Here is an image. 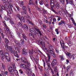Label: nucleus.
I'll list each match as a JSON object with an SVG mask.
<instances>
[{"mask_svg":"<svg viewBox=\"0 0 76 76\" xmlns=\"http://www.w3.org/2000/svg\"><path fill=\"white\" fill-rule=\"evenodd\" d=\"M0 32L1 34V35L3 38H4V34H3V31H2V29L0 28Z\"/></svg>","mask_w":76,"mask_h":76,"instance_id":"obj_16","label":"nucleus"},{"mask_svg":"<svg viewBox=\"0 0 76 76\" xmlns=\"http://www.w3.org/2000/svg\"><path fill=\"white\" fill-rule=\"evenodd\" d=\"M2 1L5 3V4H6V3H7V1H6V0H2Z\"/></svg>","mask_w":76,"mask_h":76,"instance_id":"obj_52","label":"nucleus"},{"mask_svg":"<svg viewBox=\"0 0 76 76\" xmlns=\"http://www.w3.org/2000/svg\"><path fill=\"white\" fill-rule=\"evenodd\" d=\"M16 8H17L18 11V12H19V11H20V9H19V7L18 6H16Z\"/></svg>","mask_w":76,"mask_h":76,"instance_id":"obj_49","label":"nucleus"},{"mask_svg":"<svg viewBox=\"0 0 76 76\" xmlns=\"http://www.w3.org/2000/svg\"><path fill=\"white\" fill-rule=\"evenodd\" d=\"M24 63H25L26 64H27V65H28V66H30V65H31V64H30V63H29V62L28 61H26L24 62Z\"/></svg>","mask_w":76,"mask_h":76,"instance_id":"obj_22","label":"nucleus"},{"mask_svg":"<svg viewBox=\"0 0 76 76\" xmlns=\"http://www.w3.org/2000/svg\"><path fill=\"white\" fill-rule=\"evenodd\" d=\"M30 75H31V76H35L34 73H33L32 74L31 73V72Z\"/></svg>","mask_w":76,"mask_h":76,"instance_id":"obj_58","label":"nucleus"},{"mask_svg":"<svg viewBox=\"0 0 76 76\" xmlns=\"http://www.w3.org/2000/svg\"><path fill=\"white\" fill-rule=\"evenodd\" d=\"M3 23H4V25H5L6 27H8L7 26V25H6V21H4Z\"/></svg>","mask_w":76,"mask_h":76,"instance_id":"obj_54","label":"nucleus"},{"mask_svg":"<svg viewBox=\"0 0 76 76\" xmlns=\"http://www.w3.org/2000/svg\"><path fill=\"white\" fill-rule=\"evenodd\" d=\"M28 22H29V23H30V24H31L32 26H34V23L31 21L30 20H28Z\"/></svg>","mask_w":76,"mask_h":76,"instance_id":"obj_34","label":"nucleus"},{"mask_svg":"<svg viewBox=\"0 0 76 76\" xmlns=\"http://www.w3.org/2000/svg\"><path fill=\"white\" fill-rule=\"evenodd\" d=\"M66 54L67 56H68L69 57H70V53H66Z\"/></svg>","mask_w":76,"mask_h":76,"instance_id":"obj_56","label":"nucleus"},{"mask_svg":"<svg viewBox=\"0 0 76 76\" xmlns=\"http://www.w3.org/2000/svg\"><path fill=\"white\" fill-rule=\"evenodd\" d=\"M43 27L44 28H45V29H46L47 28V26H46L45 25H43Z\"/></svg>","mask_w":76,"mask_h":76,"instance_id":"obj_62","label":"nucleus"},{"mask_svg":"<svg viewBox=\"0 0 76 76\" xmlns=\"http://www.w3.org/2000/svg\"><path fill=\"white\" fill-rule=\"evenodd\" d=\"M9 50L10 51L12 50H13L14 48L12 47L11 46H9Z\"/></svg>","mask_w":76,"mask_h":76,"instance_id":"obj_38","label":"nucleus"},{"mask_svg":"<svg viewBox=\"0 0 76 76\" xmlns=\"http://www.w3.org/2000/svg\"><path fill=\"white\" fill-rule=\"evenodd\" d=\"M48 60H47V59H45V61L47 64L48 68L49 69V70H51V69L52 68H51V66H50V64L49 63L50 61V58H51V57H50V56H48Z\"/></svg>","mask_w":76,"mask_h":76,"instance_id":"obj_4","label":"nucleus"},{"mask_svg":"<svg viewBox=\"0 0 76 76\" xmlns=\"http://www.w3.org/2000/svg\"><path fill=\"white\" fill-rule=\"evenodd\" d=\"M21 35L23 36V38L24 39H25L26 41H27V37L26 36V35L24 34H21Z\"/></svg>","mask_w":76,"mask_h":76,"instance_id":"obj_17","label":"nucleus"},{"mask_svg":"<svg viewBox=\"0 0 76 76\" xmlns=\"http://www.w3.org/2000/svg\"><path fill=\"white\" fill-rule=\"evenodd\" d=\"M60 2L62 4H64V0H60Z\"/></svg>","mask_w":76,"mask_h":76,"instance_id":"obj_44","label":"nucleus"},{"mask_svg":"<svg viewBox=\"0 0 76 76\" xmlns=\"http://www.w3.org/2000/svg\"><path fill=\"white\" fill-rule=\"evenodd\" d=\"M22 54H24V55H27L28 54V52L26 51V50L25 48H23L22 50Z\"/></svg>","mask_w":76,"mask_h":76,"instance_id":"obj_8","label":"nucleus"},{"mask_svg":"<svg viewBox=\"0 0 76 76\" xmlns=\"http://www.w3.org/2000/svg\"><path fill=\"white\" fill-rule=\"evenodd\" d=\"M13 54L15 56L17 57V58H19V55L18 54V52H17V51H15L13 53Z\"/></svg>","mask_w":76,"mask_h":76,"instance_id":"obj_10","label":"nucleus"},{"mask_svg":"<svg viewBox=\"0 0 76 76\" xmlns=\"http://www.w3.org/2000/svg\"><path fill=\"white\" fill-rule=\"evenodd\" d=\"M15 48V50H16V51H18L19 52V53H20V50H19V49H18V48L17 47Z\"/></svg>","mask_w":76,"mask_h":76,"instance_id":"obj_40","label":"nucleus"},{"mask_svg":"<svg viewBox=\"0 0 76 76\" xmlns=\"http://www.w3.org/2000/svg\"><path fill=\"white\" fill-rule=\"evenodd\" d=\"M12 7H13V6L12 4L10 5L9 6L7 4H5L4 6L2 7V9H1V12L2 13L3 12V10H4L6 11L8 13L12 15V13L10 12V10H12Z\"/></svg>","mask_w":76,"mask_h":76,"instance_id":"obj_2","label":"nucleus"},{"mask_svg":"<svg viewBox=\"0 0 76 76\" xmlns=\"http://www.w3.org/2000/svg\"><path fill=\"white\" fill-rule=\"evenodd\" d=\"M22 28H24L25 30H26V31L28 30V26L26 24H24L23 26H22Z\"/></svg>","mask_w":76,"mask_h":76,"instance_id":"obj_11","label":"nucleus"},{"mask_svg":"<svg viewBox=\"0 0 76 76\" xmlns=\"http://www.w3.org/2000/svg\"><path fill=\"white\" fill-rule=\"evenodd\" d=\"M32 35L34 36V37H37V34L35 33L33 34Z\"/></svg>","mask_w":76,"mask_h":76,"instance_id":"obj_64","label":"nucleus"},{"mask_svg":"<svg viewBox=\"0 0 76 76\" xmlns=\"http://www.w3.org/2000/svg\"><path fill=\"white\" fill-rule=\"evenodd\" d=\"M60 43L61 44L62 48L63 49H64V47L66 45L64 44H64L63 43V44H61V41H60Z\"/></svg>","mask_w":76,"mask_h":76,"instance_id":"obj_23","label":"nucleus"},{"mask_svg":"<svg viewBox=\"0 0 76 76\" xmlns=\"http://www.w3.org/2000/svg\"><path fill=\"white\" fill-rule=\"evenodd\" d=\"M39 3L40 5H43L44 2H43L42 1H40Z\"/></svg>","mask_w":76,"mask_h":76,"instance_id":"obj_41","label":"nucleus"},{"mask_svg":"<svg viewBox=\"0 0 76 76\" xmlns=\"http://www.w3.org/2000/svg\"><path fill=\"white\" fill-rule=\"evenodd\" d=\"M34 50H29V54L30 55V57L32 60L35 61L36 63H38V61L39 60V57L38 56H36V58H35L33 56V53H34Z\"/></svg>","mask_w":76,"mask_h":76,"instance_id":"obj_3","label":"nucleus"},{"mask_svg":"<svg viewBox=\"0 0 76 76\" xmlns=\"http://www.w3.org/2000/svg\"><path fill=\"white\" fill-rule=\"evenodd\" d=\"M21 67H22L23 68H25L27 66H26V65L23 64H21Z\"/></svg>","mask_w":76,"mask_h":76,"instance_id":"obj_24","label":"nucleus"},{"mask_svg":"<svg viewBox=\"0 0 76 76\" xmlns=\"http://www.w3.org/2000/svg\"><path fill=\"white\" fill-rule=\"evenodd\" d=\"M55 5L56 4L57 6H56V7L57 9H59V6H60V4L59 3L57 2V1H56L55 2Z\"/></svg>","mask_w":76,"mask_h":76,"instance_id":"obj_12","label":"nucleus"},{"mask_svg":"<svg viewBox=\"0 0 76 76\" xmlns=\"http://www.w3.org/2000/svg\"><path fill=\"white\" fill-rule=\"evenodd\" d=\"M8 70H9L10 73H12V72H13V71H12V69H8Z\"/></svg>","mask_w":76,"mask_h":76,"instance_id":"obj_51","label":"nucleus"},{"mask_svg":"<svg viewBox=\"0 0 76 76\" xmlns=\"http://www.w3.org/2000/svg\"><path fill=\"white\" fill-rule=\"evenodd\" d=\"M2 72L3 73V76H6V75H7L8 73V72L7 71H6L4 72V71H2Z\"/></svg>","mask_w":76,"mask_h":76,"instance_id":"obj_18","label":"nucleus"},{"mask_svg":"<svg viewBox=\"0 0 76 76\" xmlns=\"http://www.w3.org/2000/svg\"><path fill=\"white\" fill-rule=\"evenodd\" d=\"M64 12L66 16L67 17H68V16H69V13H68V12H67L66 11H64Z\"/></svg>","mask_w":76,"mask_h":76,"instance_id":"obj_35","label":"nucleus"},{"mask_svg":"<svg viewBox=\"0 0 76 76\" xmlns=\"http://www.w3.org/2000/svg\"><path fill=\"white\" fill-rule=\"evenodd\" d=\"M69 74H70V75H73V72L72 70H70Z\"/></svg>","mask_w":76,"mask_h":76,"instance_id":"obj_37","label":"nucleus"},{"mask_svg":"<svg viewBox=\"0 0 76 76\" xmlns=\"http://www.w3.org/2000/svg\"><path fill=\"white\" fill-rule=\"evenodd\" d=\"M25 11H24L23 12V13H24V14H25V15H26V14L27 13V12H26V10Z\"/></svg>","mask_w":76,"mask_h":76,"instance_id":"obj_61","label":"nucleus"},{"mask_svg":"<svg viewBox=\"0 0 76 76\" xmlns=\"http://www.w3.org/2000/svg\"><path fill=\"white\" fill-rule=\"evenodd\" d=\"M53 22H56V18H54L53 19Z\"/></svg>","mask_w":76,"mask_h":76,"instance_id":"obj_63","label":"nucleus"},{"mask_svg":"<svg viewBox=\"0 0 76 76\" xmlns=\"http://www.w3.org/2000/svg\"><path fill=\"white\" fill-rule=\"evenodd\" d=\"M30 32H31V33H34V34H36L37 32L34 30V29L33 28H31L30 30Z\"/></svg>","mask_w":76,"mask_h":76,"instance_id":"obj_15","label":"nucleus"},{"mask_svg":"<svg viewBox=\"0 0 76 76\" xmlns=\"http://www.w3.org/2000/svg\"><path fill=\"white\" fill-rule=\"evenodd\" d=\"M39 69L40 70L41 72H42V67H40L39 68Z\"/></svg>","mask_w":76,"mask_h":76,"instance_id":"obj_60","label":"nucleus"},{"mask_svg":"<svg viewBox=\"0 0 76 76\" xmlns=\"http://www.w3.org/2000/svg\"><path fill=\"white\" fill-rule=\"evenodd\" d=\"M17 18H18V19H19L21 17H20V14L19 13V14H17Z\"/></svg>","mask_w":76,"mask_h":76,"instance_id":"obj_36","label":"nucleus"},{"mask_svg":"<svg viewBox=\"0 0 76 76\" xmlns=\"http://www.w3.org/2000/svg\"><path fill=\"white\" fill-rule=\"evenodd\" d=\"M20 42H21V44H22V45H23L24 44V40H23V39H21L20 40Z\"/></svg>","mask_w":76,"mask_h":76,"instance_id":"obj_31","label":"nucleus"},{"mask_svg":"<svg viewBox=\"0 0 76 76\" xmlns=\"http://www.w3.org/2000/svg\"><path fill=\"white\" fill-rule=\"evenodd\" d=\"M54 2H50V4H51V9L50 10H52V9H53V7H54V8H56V5H55L54 4Z\"/></svg>","mask_w":76,"mask_h":76,"instance_id":"obj_9","label":"nucleus"},{"mask_svg":"<svg viewBox=\"0 0 76 76\" xmlns=\"http://www.w3.org/2000/svg\"><path fill=\"white\" fill-rule=\"evenodd\" d=\"M38 44L41 45L43 48H44L45 47V42L42 39H40L38 41Z\"/></svg>","mask_w":76,"mask_h":76,"instance_id":"obj_5","label":"nucleus"},{"mask_svg":"<svg viewBox=\"0 0 76 76\" xmlns=\"http://www.w3.org/2000/svg\"><path fill=\"white\" fill-rule=\"evenodd\" d=\"M57 63V61L56 59L53 60L52 62L51 63V66L52 67H54L56 65Z\"/></svg>","mask_w":76,"mask_h":76,"instance_id":"obj_6","label":"nucleus"},{"mask_svg":"<svg viewBox=\"0 0 76 76\" xmlns=\"http://www.w3.org/2000/svg\"><path fill=\"white\" fill-rule=\"evenodd\" d=\"M22 9L23 10H24V11H26V9H26V7H25V6H23Z\"/></svg>","mask_w":76,"mask_h":76,"instance_id":"obj_50","label":"nucleus"},{"mask_svg":"<svg viewBox=\"0 0 76 76\" xmlns=\"http://www.w3.org/2000/svg\"><path fill=\"white\" fill-rule=\"evenodd\" d=\"M54 72H57V67H54Z\"/></svg>","mask_w":76,"mask_h":76,"instance_id":"obj_47","label":"nucleus"},{"mask_svg":"<svg viewBox=\"0 0 76 76\" xmlns=\"http://www.w3.org/2000/svg\"><path fill=\"white\" fill-rule=\"evenodd\" d=\"M19 72L20 73H21V74H23V70H22V69H20L19 70Z\"/></svg>","mask_w":76,"mask_h":76,"instance_id":"obj_42","label":"nucleus"},{"mask_svg":"<svg viewBox=\"0 0 76 76\" xmlns=\"http://www.w3.org/2000/svg\"><path fill=\"white\" fill-rule=\"evenodd\" d=\"M21 60H22L24 63V61H26V58H25V57H23L21 58Z\"/></svg>","mask_w":76,"mask_h":76,"instance_id":"obj_27","label":"nucleus"},{"mask_svg":"<svg viewBox=\"0 0 76 76\" xmlns=\"http://www.w3.org/2000/svg\"><path fill=\"white\" fill-rule=\"evenodd\" d=\"M29 37L30 38H31L32 39H34V36L32 34H30L29 35Z\"/></svg>","mask_w":76,"mask_h":76,"instance_id":"obj_21","label":"nucleus"},{"mask_svg":"<svg viewBox=\"0 0 76 76\" xmlns=\"http://www.w3.org/2000/svg\"><path fill=\"white\" fill-rule=\"evenodd\" d=\"M50 70H51V71L52 72L53 74H54V71H53V69H52V68L50 69Z\"/></svg>","mask_w":76,"mask_h":76,"instance_id":"obj_55","label":"nucleus"},{"mask_svg":"<svg viewBox=\"0 0 76 76\" xmlns=\"http://www.w3.org/2000/svg\"><path fill=\"white\" fill-rule=\"evenodd\" d=\"M9 45H7V44L5 45V47L6 48H9Z\"/></svg>","mask_w":76,"mask_h":76,"instance_id":"obj_48","label":"nucleus"},{"mask_svg":"<svg viewBox=\"0 0 76 76\" xmlns=\"http://www.w3.org/2000/svg\"><path fill=\"white\" fill-rule=\"evenodd\" d=\"M15 50H14V49H13L12 50H10V53H12V54H13V53L15 52Z\"/></svg>","mask_w":76,"mask_h":76,"instance_id":"obj_39","label":"nucleus"},{"mask_svg":"<svg viewBox=\"0 0 76 76\" xmlns=\"http://www.w3.org/2000/svg\"><path fill=\"white\" fill-rule=\"evenodd\" d=\"M29 66H27L26 67V69H27V70H28V71L29 72H31V68L29 67Z\"/></svg>","mask_w":76,"mask_h":76,"instance_id":"obj_30","label":"nucleus"},{"mask_svg":"<svg viewBox=\"0 0 76 76\" xmlns=\"http://www.w3.org/2000/svg\"><path fill=\"white\" fill-rule=\"evenodd\" d=\"M2 67H3V68L4 69L5 68V66L4 65V64H2Z\"/></svg>","mask_w":76,"mask_h":76,"instance_id":"obj_57","label":"nucleus"},{"mask_svg":"<svg viewBox=\"0 0 76 76\" xmlns=\"http://www.w3.org/2000/svg\"><path fill=\"white\" fill-rule=\"evenodd\" d=\"M20 21L21 22H22L23 21V23L25 22V19L24 18V17L23 16H22L20 17V18L19 19Z\"/></svg>","mask_w":76,"mask_h":76,"instance_id":"obj_13","label":"nucleus"},{"mask_svg":"<svg viewBox=\"0 0 76 76\" xmlns=\"http://www.w3.org/2000/svg\"><path fill=\"white\" fill-rule=\"evenodd\" d=\"M5 42L6 43V44H7V45H10V42H9V41L8 40V39L5 38Z\"/></svg>","mask_w":76,"mask_h":76,"instance_id":"obj_14","label":"nucleus"},{"mask_svg":"<svg viewBox=\"0 0 76 76\" xmlns=\"http://www.w3.org/2000/svg\"><path fill=\"white\" fill-rule=\"evenodd\" d=\"M36 8L37 10H39V11H41V12L42 11V10H41V9L39 8V7L38 6H36Z\"/></svg>","mask_w":76,"mask_h":76,"instance_id":"obj_28","label":"nucleus"},{"mask_svg":"<svg viewBox=\"0 0 76 76\" xmlns=\"http://www.w3.org/2000/svg\"><path fill=\"white\" fill-rule=\"evenodd\" d=\"M4 19L5 20H9L10 19V18L8 17H7V16H5L4 18Z\"/></svg>","mask_w":76,"mask_h":76,"instance_id":"obj_32","label":"nucleus"},{"mask_svg":"<svg viewBox=\"0 0 76 76\" xmlns=\"http://www.w3.org/2000/svg\"><path fill=\"white\" fill-rule=\"evenodd\" d=\"M12 66H13V67L14 69H16V66H15V64H13L12 65Z\"/></svg>","mask_w":76,"mask_h":76,"instance_id":"obj_59","label":"nucleus"},{"mask_svg":"<svg viewBox=\"0 0 76 76\" xmlns=\"http://www.w3.org/2000/svg\"><path fill=\"white\" fill-rule=\"evenodd\" d=\"M17 25H18V26H20L21 27H22V26H23L22 24L20 22H18Z\"/></svg>","mask_w":76,"mask_h":76,"instance_id":"obj_33","label":"nucleus"},{"mask_svg":"<svg viewBox=\"0 0 76 76\" xmlns=\"http://www.w3.org/2000/svg\"><path fill=\"white\" fill-rule=\"evenodd\" d=\"M16 34H17V35H18V36L19 37H20V35H21L22 34L19 33L18 32H16Z\"/></svg>","mask_w":76,"mask_h":76,"instance_id":"obj_45","label":"nucleus"},{"mask_svg":"<svg viewBox=\"0 0 76 76\" xmlns=\"http://www.w3.org/2000/svg\"><path fill=\"white\" fill-rule=\"evenodd\" d=\"M61 23L62 24H64V25H65L66 24V23H65V21H63V20H61Z\"/></svg>","mask_w":76,"mask_h":76,"instance_id":"obj_46","label":"nucleus"},{"mask_svg":"<svg viewBox=\"0 0 76 76\" xmlns=\"http://www.w3.org/2000/svg\"><path fill=\"white\" fill-rule=\"evenodd\" d=\"M34 30H35L36 31H37V34H39V33L40 32H41V31H40V30H39V29H37L35 28H34Z\"/></svg>","mask_w":76,"mask_h":76,"instance_id":"obj_20","label":"nucleus"},{"mask_svg":"<svg viewBox=\"0 0 76 76\" xmlns=\"http://www.w3.org/2000/svg\"><path fill=\"white\" fill-rule=\"evenodd\" d=\"M66 4H68L69 3L72 5L73 4V0H69V1H68V0H66Z\"/></svg>","mask_w":76,"mask_h":76,"instance_id":"obj_7","label":"nucleus"},{"mask_svg":"<svg viewBox=\"0 0 76 76\" xmlns=\"http://www.w3.org/2000/svg\"><path fill=\"white\" fill-rule=\"evenodd\" d=\"M48 46L49 47V50L46 51V52H47V54L48 57V56H49L51 57V56H52L53 57H56V54H55V53L53 51L54 50L53 46L50 44H49Z\"/></svg>","mask_w":76,"mask_h":76,"instance_id":"obj_1","label":"nucleus"},{"mask_svg":"<svg viewBox=\"0 0 76 76\" xmlns=\"http://www.w3.org/2000/svg\"><path fill=\"white\" fill-rule=\"evenodd\" d=\"M2 60H3V59H4V58L5 57H4V54L3 53L1 54V55L0 56Z\"/></svg>","mask_w":76,"mask_h":76,"instance_id":"obj_26","label":"nucleus"},{"mask_svg":"<svg viewBox=\"0 0 76 76\" xmlns=\"http://www.w3.org/2000/svg\"><path fill=\"white\" fill-rule=\"evenodd\" d=\"M52 10V11H53V12H54V13H55V14H58V12H57V11H55L53 8H52V10Z\"/></svg>","mask_w":76,"mask_h":76,"instance_id":"obj_29","label":"nucleus"},{"mask_svg":"<svg viewBox=\"0 0 76 76\" xmlns=\"http://www.w3.org/2000/svg\"><path fill=\"white\" fill-rule=\"evenodd\" d=\"M5 58L6 60H7L8 61H10L11 60V58H10V57H9V56L5 57Z\"/></svg>","mask_w":76,"mask_h":76,"instance_id":"obj_19","label":"nucleus"},{"mask_svg":"<svg viewBox=\"0 0 76 76\" xmlns=\"http://www.w3.org/2000/svg\"><path fill=\"white\" fill-rule=\"evenodd\" d=\"M29 5H34V2H29V3L28 4Z\"/></svg>","mask_w":76,"mask_h":76,"instance_id":"obj_43","label":"nucleus"},{"mask_svg":"<svg viewBox=\"0 0 76 76\" xmlns=\"http://www.w3.org/2000/svg\"><path fill=\"white\" fill-rule=\"evenodd\" d=\"M5 57H8L9 56V53L7 52H5Z\"/></svg>","mask_w":76,"mask_h":76,"instance_id":"obj_25","label":"nucleus"},{"mask_svg":"<svg viewBox=\"0 0 76 76\" xmlns=\"http://www.w3.org/2000/svg\"><path fill=\"white\" fill-rule=\"evenodd\" d=\"M70 66H68L67 67H66V70H67V71H68V70H69V68H70Z\"/></svg>","mask_w":76,"mask_h":76,"instance_id":"obj_53","label":"nucleus"}]
</instances>
